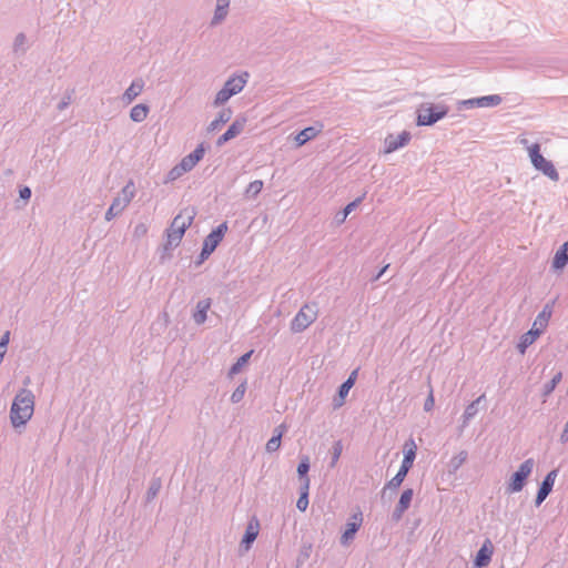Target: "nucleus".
<instances>
[{
    "label": "nucleus",
    "mask_w": 568,
    "mask_h": 568,
    "mask_svg": "<svg viewBox=\"0 0 568 568\" xmlns=\"http://www.w3.org/2000/svg\"><path fill=\"white\" fill-rule=\"evenodd\" d=\"M211 307V300L205 298L197 303L196 311L193 314V318L197 324H202L206 320V313Z\"/></svg>",
    "instance_id": "19"
},
{
    "label": "nucleus",
    "mask_w": 568,
    "mask_h": 568,
    "mask_svg": "<svg viewBox=\"0 0 568 568\" xmlns=\"http://www.w3.org/2000/svg\"><path fill=\"white\" fill-rule=\"evenodd\" d=\"M551 314H552L551 307L546 305L542 308V311L538 314L536 320L534 321V324H532L531 328L534 331H537V333L541 334L545 331V328L548 326V323L550 321Z\"/></svg>",
    "instance_id": "15"
},
{
    "label": "nucleus",
    "mask_w": 568,
    "mask_h": 568,
    "mask_svg": "<svg viewBox=\"0 0 568 568\" xmlns=\"http://www.w3.org/2000/svg\"><path fill=\"white\" fill-rule=\"evenodd\" d=\"M227 231V224L224 222L220 224L215 230H213L204 240L203 248L201 255L203 257L209 256L214 252L216 246L223 240L225 233Z\"/></svg>",
    "instance_id": "7"
},
{
    "label": "nucleus",
    "mask_w": 568,
    "mask_h": 568,
    "mask_svg": "<svg viewBox=\"0 0 568 568\" xmlns=\"http://www.w3.org/2000/svg\"><path fill=\"white\" fill-rule=\"evenodd\" d=\"M281 437L274 435L267 443H266V450L270 453L276 452L281 447Z\"/></svg>",
    "instance_id": "34"
},
{
    "label": "nucleus",
    "mask_w": 568,
    "mask_h": 568,
    "mask_svg": "<svg viewBox=\"0 0 568 568\" xmlns=\"http://www.w3.org/2000/svg\"><path fill=\"white\" fill-rule=\"evenodd\" d=\"M196 215L194 207L182 210L172 221L168 230V242L171 245H178L182 240L187 227L191 226Z\"/></svg>",
    "instance_id": "2"
},
{
    "label": "nucleus",
    "mask_w": 568,
    "mask_h": 568,
    "mask_svg": "<svg viewBox=\"0 0 568 568\" xmlns=\"http://www.w3.org/2000/svg\"><path fill=\"white\" fill-rule=\"evenodd\" d=\"M286 432V425L285 424H281L278 425L275 430H274V435L278 436L282 438V436L284 435V433Z\"/></svg>",
    "instance_id": "43"
},
{
    "label": "nucleus",
    "mask_w": 568,
    "mask_h": 568,
    "mask_svg": "<svg viewBox=\"0 0 568 568\" xmlns=\"http://www.w3.org/2000/svg\"><path fill=\"white\" fill-rule=\"evenodd\" d=\"M341 453H342V445H341V443H336V445L334 447V463H336V460L339 458Z\"/></svg>",
    "instance_id": "44"
},
{
    "label": "nucleus",
    "mask_w": 568,
    "mask_h": 568,
    "mask_svg": "<svg viewBox=\"0 0 568 568\" xmlns=\"http://www.w3.org/2000/svg\"><path fill=\"white\" fill-rule=\"evenodd\" d=\"M231 114H232L231 110L222 111L219 114V116L214 121L211 122L209 129L211 131L217 130L221 125H223V124H225L226 122L230 121Z\"/></svg>",
    "instance_id": "26"
},
{
    "label": "nucleus",
    "mask_w": 568,
    "mask_h": 568,
    "mask_svg": "<svg viewBox=\"0 0 568 568\" xmlns=\"http://www.w3.org/2000/svg\"><path fill=\"white\" fill-rule=\"evenodd\" d=\"M119 213H115V209H113V206L111 205L105 214V219L108 221L112 220L115 215H118Z\"/></svg>",
    "instance_id": "46"
},
{
    "label": "nucleus",
    "mask_w": 568,
    "mask_h": 568,
    "mask_svg": "<svg viewBox=\"0 0 568 568\" xmlns=\"http://www.w3.org/2000/svg\"><path fill=\"white\" fill-rule=\"evenodd\" d=\"M532 467V459H527L520 465L519 469L513 475V478L509 484V490L511 493H517L523 489L525 480L530 475Z\"/></svg>",
    "instance_id": "8"
},
{
    "label": "nucleus",
    "mask_w": 568,
    "mask_h": 568,
    "mask_svg": "<svg viewBox=\"0 0 568 568\" xmlns=\"http://www.w3.org/2000/svg\"><path fill=\"white\" fill-rule=\"evenodd\" d=\"M252 353H253V351H250V352H247L245 355H246V356H250V355H252Z\"/></svg>",
    "instance_id": "55"
},
{
    "label": "nucleus",
    "mask_w": 568,
    "mask_h": 568,
    "mask_svg": "<svg viewBox=\"0 0 568 568\" xmlns=\"http://www.w3.org/2000/svg\"><path fill=\"white\" fill-rule=\"evenodd\" d=\"M20 196L23 200H29L31 196V190L29 187H23L22 190H20Z\"/></svg>",
    "instance_id": "45"
},
{
    "label": "nucleus",
    "mask_w": 568,
    "mask_h": 568,
    "mask_svg": "<svg viewBox=\"0 0 568 568\" xmlns=\"http://www.w3.org/2000/svg\"><path fill=\"white\" fill-rule=\"evenodd\" d=\"M417 446L413 439H409L404 445V459L402 462V466L404 469L408 470L412 468L413 463L416 457Z\"/></svg>",
    "instance_id": "14"
},
{
    "label": "nucleus",
    "mask_w": 568,
    "mask_h": 568,
    "mask_svg": "<svg viewBox=\"0 0 568 568\" xmlns=\"http://www.w3.org/2000/svg\"><path fill=\"white\" fill-rule=\"evenodd\" d=\"M148 233V226L144 223H140L134 227V235L136 237L144 236Z\"/></svg>",
    "instance_id": "39"
},
{
    "label": "nucleus",
    "mask_w": 568,
    "mask_h": 568,
    "mask_svg": "<svg viewBox=\"0 0 568 568\" xmlns=\"http://www.w3.org/2000/svg\"><path fill=\"white\" fill-rule=\"evenodd\" d=\"M413 489L408 488L404 490L400 495L399 501L394 511V517L398 520L402 518L403 514L409 508L412 499H413Z\"/></svg>",
    "instance_id": "16"
},
{
    "label": "nucleus",
    "mask_w": 568,
    "mask_h": 568,
    "mask_svg": "<svg viewBox=\"0 0 568 568\" xmlns=\"http://www.w3.org/2000/svg\"><path fill=\"white\" fill-rule=\"evenodd\" d=\"M9 332H6L4 335L1 337L0 341V355H3L6 353V346L9 343Z\"/></svg>",
    "instance_id": "41"
},
{
    "label": "nucleus",
    "mask_w": 568,
    "mask_h": 568,
    "mask_svg": "<svg viewBox=\"0 0 568 568\" xmlns=\"http://www.w3.org/2000/svg\"><path fill=\"white\" fill-rule=\"evenodd\" d=\"M484 99L486 100L487 98H484ZM488 99H490V100H491V102H495V99H496L497 101H499V98H498V97H489Z\"/></svg>",
    "instance_id": "53"
},
{
    "label": "nucleus",
    "mask_w": 568,
    "mask_h": 568,
    "mask_svg": "<svg viewBox=\"0 0 568 568\" xmlns=\"http://www.w3.org/2000/svg\"><path fill=\"white\" fill-rule=\"evenodd\" d=\"M229 4H230V0H217V3H216V6H219V7L222 6L226 9L229 8Z\"/></svg>",
    "instance_id": "50"
},
{
    "label": "nucleus",
    "mask_w": 568,
    "mask_h": 568,
    "mask_svg": "<svg viewBox=\"0 0 568 568\" xmlns=\"http://www.w3.org/2000/svg\"><path fill=\"white\" fill-rule=\"evenodd\" d=\"M448 112L446 105H427L420 108L417 116L418 125H432L438 120L443 119Z\"/></svg>",
    "instance_id": "6"
},
{
    "label": "nucleus",
    "mask_w": 568,
    "mask_h": 568,
    "mask_svg": "<svg viewBox=\"0 0 568 568\" xmlns=\"http://www.w3.org/2000/svg\"><path fill=\"white\" fill-rule=\"evenodd\" d=\"M388 265L384 266L379 274L377 275V278L381 277V275L387 270Z\"/></svg>",
    "instance_id": "51"
},
{
    "label": "nucleus",
    "mask_w": 568,
    "mask_h": 568,
    "mask_svg": "<svg viewBox=\"0 0 568 568\" xmlns=\"http://www.w3.org/2000/svg\"><path fill=\"white\" fill-rule=\"evenodd\" d=\"M530 161L536 170L542 172L552 181L559 180V174L554 164L540 154V145L535 143L528 148Z\"/></svg>",
    "instance_id": "3"
},
{
    "label": "nucleus",
    "mask_w": 568,
    "mask_h": 568,
    "mask_svg": "<svg viewBox=\"0 0 568 568\" xmlns=\"http://www.w3.org/2000/svg\"><path fill=\"white\" fill-rule=\"evenodd\" d=\"M484 99L486 100L487 98H484ZM488 99H490V100H491V102H495V99H496L497 101H499V98H498V97H489Z\"/></svg>",
    "instance_id": "52"
},
{
    "label": "nucleus",
    "mask_w": 568,
    "mask_h": 568,
    "mask_svg": "<svg viewBox=\"0 0 568 568\" xmlns=\"http://www.w3.org/2000/svg\"><path fill=\"white\" fill-rule=\"evenodd\" d=\"M134 196V184L133 182H129L123 189H122V199L128 200V203L131 202V200Z\"/></svg>",
    "instance_id": "32"
},
{
    "label": "nucleus",
    "mask_w": 568,
    "mask_h": 568,
    "mask_svg": "<svg viewBox=\"0 0 568 568\" xmlns=\"http://www.w3.org/2000/svg\"><path fill=\"white\" fill-rule=\"evenodd\" d=\"M234 93L232 92L231 88L224 85L222 90H220L215 98V104H222L226 102Z\"/></svg>",
    "instance_id": "29"
},
{
    "label": "nucleus",
    "mask_w": 568,
    "mask_h": 568,
    "mask_svg": "<svg viewBox=\"0 0 568 568\" xmlns=\"http://www.w3.org/2000/svg\"><path fill=\"white\" fill-rule=\"evenodd\" d=\"M149 114V108L145 104H136L131 109L130 118L134 122H142Z\"/></svg>",
    "instance_id": "23"
},
{
    "label": "nucleus",
    "mask_w": 568,
    "mask_h": 568,
    "mask_svg": "<svg viewBox=\"0 0 568 568\" xmlns=\"http://www.w3.org/2000/svg\"><path fill=\"white\" fill-rule=\"evenodd\" d=\"M494 554V546L489 539H486L481 546V548L478 550L476 558H475V566L477 568H483L489 565L491 560V556Z\"/></svg>",
    "instance_id": "11"
},
{
    "label": "nucleus",
    "mask_w": 568,
    "mask_h": 568,
    "mask_svg": "<svg viewBox=\"0 0 568 568\" xmlns=\"http://www.w3.org/2000/svg\"><path fill=\"white\" fill-rule=\"evenodd\" d=\"M353 387L352 385V382L351 381H345L342 386L339 387V392H338V396H339V400L338 403L336 404V406H342L344 404V399L345 397L347 396L349 389Z\"/></svg>",
    "instance_id": "30"
},
{
    "label": "nucleus",
    "mask_w": 568,
    "mask_h": 568,
    "mask_svg": "<svg viewBox=\"0 0 568 568\" xmlns=\"http://www.w3.org/2000/svg\"><path fill=\"white\" fill-rule=\"evenodd\" d=\"M408 470L404 469L403 467L399 468L397 474L386 484L385 488H392L396 489L398 488L402 483L404 481Z\"/></svg>",
    "instance_id": "27"
},
{
    "label": "nucleus",
    "mask_w": 568,
    "mask_h": 568,
    "mask_svg": "<svg viewBox=\"0 0 568 568\" xmlns=\"http://www.w3.org/2000/svg\"><path fill=\"white\" fill-rule=\"evenodd\" d=\"M226 14H227L226 8H224L222 6L221 7L216 6L213 22L214 23L220 22L221 20H223L226 17Z\"/></svg>",
    "instance_id": "37"
},
{
    "label": "nucleus",
    "mask_w": 568,
    "mask_h": 568,
    "mask_svg": "<svg viewBox=\"0 0 568 568\" xmlns=\"http://www.w3.org/2000/svg\"><path fill=\"white\" fill-rule=\"evenodd\" d=\"M356 378H357V369H354L346 381H351L352 385L354 386Z\"/></svg>",
    "instance_id": "47"
},
{
    "label": "nucleus",
    "mask_w": 568,
    "mask_h": 568,
    "mask_svg": "<svg viewBox=\"0 0 568 568\" xmlns=\"http://www.w3.org/2000/svg\"><path fill=\"white\" fill-rule=\"evenodd\" d=\"M539 333L530 328L526 334H524L518 344L519 352L524 353L526 348L531 345L538 337Z\"/></svg>",
    "instance_id": "24"
},
{
    "label": "nucleus",
    "mask_w": 568,
    "mask_h": 568,
    "mask_svg": "<svg viewBox=\"0 0 568 568\" xmlns=\"http://www.w3.org/2000/svg\"><path fill=\"white\" fill-rule=\"evenodd\" d=\"M320 132L321 129H315L313 126L305 128L295 136L296 144L302 146L307 141L314 139Z\"/></svg>",
    "instance_id": "20"
},
{
    "label": "nucleus",
    "mask_w": 568,
    "mask_h": 568,
    "mask_svg": "<svg viewBox=\"0 0 568 568\" xmlns=\"http://www.w3.org/2000/svg\"><path fill=\"white\" fill-rule=\"evenodd\" d=\"M557 473L556 470H551L546 478L544 479L536 497V504L540 505L549 495L552 489Z\"/></svg>",
    "instance_id": "13"
},
{
    "label": "nucleus",
    "mask_w": 568,
    "mask_h": 568,
    "mask_svg": "<svg viewBox=\"0 0 568 568\" xmlns=\"http://www.w3.org/2000/svg\"><path fill=\"white\" fill-rule=\"evenodd\" d=\"M561 373H557L552 378L551 381L549 382V384L546 385V390H545V395H548L550 394L555 387L557 386V384L561 381Z\"/></svg>",
    "instance_id": "35"
},
{
    "label": "nucleus",
    "mask_w": 568,
    "mask_h": 568,
    "mask_svg": "<svg viewBox=\"0 0 568 568\" xmlns=\"http://www.w3.org/2000/svg\"><path fill=\"white\" fill-rule=\"evenodd\" d=\"M410 140V134L409 132H402L399 133L398 135H388L386 136L385 141H384V145H385V153H392L394 151H396L397 149L399 148H403L405 146Z\"/></svg>",
    "instance_id": "10"
},
{
    "label": "nucleus",
    "mask_w": 568,
    "mask_h": 568,
    "mask_svg": "<svg viewBox=\"0 0 568 568\" xmlns=\"http://www.w3.org/2000/svg\"><path fill=\"white\" fill-rule=\"evenodd\" d=\"M317 317V308L315 305L306 304L295 315L291 323L293 332H302L306 329Z\"/></svg>",
    "instance_id": "5"
},
{
    "label": "nucleus",
    "mask_w": 568,
    "mask_h": 568,
    "mask_svg": "<svg viewBox=\"0 0 568 568\" xmlns=\"http://www.w3.org/2000/svg\"><path fill=\"white\" fill-rule=\"evenodd\" d=\"M362 524H363V514L361 510H357L356 513H354L351 516L349 521L346 524V528L341 537V542L343 545H347L351 540H353L355 537V534L361 528Z\"/></svg>",
    "instance_id": "9"
},
{
    "label": "nucleus",
    "mask_w": 568,
    "mask_h": 568,
    "mask_svg": "<svg viewBox=\"0 0 568 568\" xmlns=\"http://www.w3.org/2000/svg\"><path fill=\"white\" fill-rule=\"evenodd\" d=\"M143 87L144 84L142 80L133 81L124 92L123 98L128 103L132 102L142 92Z\"/></svg>",
    "instance_id": "21"
},
{
    "label": "nucleus",
    "mask_w": 568,
    "mask_h": 568,
    "mask_svg": "<svg viewBox=\"0 0 568 568\" xmlns=\"http://www.w3.org/2000/svg\"><path fill=\"white\" fill-rule=\"evenodd\" d=\"M246 77L247 74L245 73L244 77H234V78H231L230 80L226 81L225 85L231 88L232 92L234 94L239 93L240 91H242V89L244 88L245 83H246Z\"/></svg>",
    "instance_id": "25"
},
{
    "label": "nucleus",
    "mask_w": 568,
    "mask_h": 568,
    "mask_svg": "<svg viewBox=\"0 0 568 568\" xmlns=\"http://www.w3.org/2000/svg\"><path fill=\"white\" fill-rule=\"evenodd\" d=\"M475 403L470 404L466 409V416L470 417L474 413Z\"/></svg>",
    "instance_id": "49"
},
{
    "label": "nucleus",
    "mask_w": 568,
    "mask_h": 568,
    "mask_svg": "<svg viewBox=\"0 0 568 568\" xmlns=\"http://www.w3.org/2000/svg\"><path fill=\"white\" fill-rule=\"evenodd\" d=\"M568 263V242H565L561 247L556 252L552 266L560 270Z\"/></svg>",
    "instance_id": "18"
},
{
    "label": "nucleus",
    "mask_w": 568,
    "mask_h": 568,
    "mask_svg": "<svg viewBox=\"0 0 568 568\" xmlns=\"http://www.w3.org/2000/svg\"><path fill=\"white\" fill-rule=\"evenodd\" d=\"M308 490H310V478H305L301 488V496L296 503V507L301 511H305L308 506Z\"/></svg>",
    "instance_id": "22"
},
{
    "label": "nucleus",
    "mask_w": 568,
    "mask_h": 568,
    "mask_svg": "<svg viewBox=\"0 0 568 568\" xmlns=\"http://www.w3.org/2000/svg\"><path fill=\"white\" fill-rule=\"evenodd\" d=\"M434 404H435V399H434L433 390L430 389L429 395L425 402V410H427V412L432 410L434 407Z\"/></svg>",
    "instance_id": "42"
},
{
    "label": "nucleus",
    "mask_w": 568,
    "mask_h": 568,
    "mask_svg": "<svg viewBox=\"0 0 568 568\" xmlns=\"http://www.w3.org/2000/svg\"><path fill=\"white\" fill-rule=\"evenodd\" d=\"M561 440L562 442L568 440V420H567L566 427H565V429H564V432L561 434Z\"/></svg>",
    "instance_id": "48"
},
{
    "label": "nucleus",
    "mask_w": 568,
    "mask_h": 568,
    "mask_svg": "<svg viewBox=\"0 0 568 568\" xmlns=\"http://www.w3.org/2000/svg\"><path fill=\"white\" fill-rule=\"evenodd\" d=\"M310 469V462H308V457H304L301 463L298 464L297 466V473L298 475L303 478V480L305 478H308L306 475H307V471Z\"/></svg>",
    "instance_id": "33"
},
{
    "label": "nucleus",
    "mask_w": 568,
    "mask_h": 568,
    "mask_svg": "<svg viewBox=\"0 0 568 568\" xmlns=\"http://www.w3.org/2000/svg\"><path fill=\"white\" fill-rule=\"evenodd\" d=\"M205 148L203 144L197 145V148L190 153L189 155L184 156L180 164L174 166L170 171V178L172 180L181 176L182 174L191 171L204 156Z\"/></svg>",
    "instance_id": "4"
},
{
    "label": "nucleus",
    "mask_w": 568,
    "mask_h": 568,
    "mask_svg": "<svg viewBox=\"0 0 568 568\" xmlns=\"http://www.w3.org/2000/svg\"><path fill=\"white\" fill-rule=\"evenodd\" d=\"M113 209H115V213L122 212L128 205V200H123L122 197H116L111 204Z\"/></svg>",
    "instance_id": "36"
},
{
    "label": "nucleus",
    "mask_w": 568,
    "mask_h": 568,
    "mask_svg": "<svg viewBox=\"0 0 568 568\" xmlns=\"http://www.w3.org/2000/svg\"><path fill=\"white\" fill-rule=\"evenodd\" d=\"M520 142H521L523 144H527V140H526V139H521V140H520Z\"/></svg>",
    "instance_id": "54"
},
{
    "label": "nucleus",
    "mask_w": 568,
    "mask_h": 568,
    "mask_svg": "<svg viewBox=\"0 0 568 568\" xmlns=\"http://www.w3.org/2000/svg\"><path fill=\"white\" fill-rule=\"evenodd\" d=\"M245 392H246V384L242 383L241 385L237 386V388L231 395V400L233 403L241 402L245 395Z\"/></svg>",
    "instance_id": "31"
},
{
    "label": "nucleus",
    "mask_w": 568,
    "mask_h": 568,
    "mask_svg": "<svg viewBox=\"0 0 568 568\" xmlns=\"http://www.w3.org/2000/svg\"><path fill=\"white\" fill-rule=\"evenodd\" d=\"M246 123V119H239L235 120L230 128L226 130L224 134H222L217 140V145H222L225 142L230 141L231 139H234L244 129Z\"/></svg>",
    "instance_id": "12"
},
{
    "label": "nucleus",
    "mask_w": 568,
    "mask_h": 568,
    "mask_svg": "<svg viewBox=\"0 0 568 568\" xmlns=\"http://www.w3.org/2000/svg\"><path fill=\"white\" fill-rule=\"evenodd\" d=\"M34 412V396L30 390L22 389L13 399L10 419L14 427L23 426Z\"/></svg>",
    "instance_id": "1"
},
{
    "label": "nucleus",
    "mask_w": 568,
    "mask_h": 568,
    "mask_svg": "<svg viewBox=\"0 0 568 568\" xmlns=\"http://www.w3.org/2000/svg\"><path fill=\"white\" fill-rule=\"evenodd\" d=\"M362 199H357L351 203H348L344 209V215L343 221L346 219V216L361 203Z\"/></svg>",
    "instance_id": "38"
},
{
    "label": "nucleus",
    "mask_w": 568,
    "mask_h": 568,
    "mask_svg": "<svg viewBox=\"0 0 568 568\" xmlns=\"http://www.w3.org/2000/svg\"><path fill=\"white\" fill-rule=\"evenodd\" d=\"M260 523L257 519L253 518L250 520L242 540V542L245 544L246 549L250 548V545L256 539Z\"/></svg>",
    "instance_id": "17"
},
{
    "label": "nucleus",
    "mask_w": 568,
    "mask_h": 568,
    "mask_svg": "<svg viewBox=\"0 0 568 568\" xmlns=\"http://www.w3.org/2000/svg\"><path fill=\"white\" fill-rule=\"evenodd\" d=\"M263 181L262 180H255V181H252L246 190H245V194L247 196H252V197H255L257 194L261 193L262 189H263Z\"/></svg>",
    "instance_id": "28"
},
{
    "label": "nucleus",
    "mask_w": 568,
    "mask_h": 568,
    "mask_svg": "<svg viewBox=\"0 0 568 568\" xmlns=\"http://www.w3.org/2000/svg\"><path fill=\"white\" fill-rule=\"evenodd\" d=\"M248 357L242 356L237 363L232 367L230 374L233 375L240 371V368L246 364Z\"/></svg>",
    "instance_id": "40"
}]
</instances>
